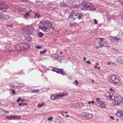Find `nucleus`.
Here are the masks:
<instances>
[{
    "label": "nucleus",
    "mask_w": 123,
    "mask_h": 123,
    "mask_svg": "<svg viewBox=\"0 0 123 123\" xmlns=\"http://www.w3.org/2000/svg\"><path fill=\"white\" fill-rule=\"evenodd\" d=\"M100 67H98L97 68L98 70H99L100 69Z\"/></svg>",
    "instance_id": "13d9d810"
},
{
    "label": "nucleus",
    "mask_w": 123,
    "mask_h": 123,
    "mask_svg": "<svg viewBox=\"0 0 123 123\" xmlns=\"http://www.w3.org/2000/svg\"><path fill=\"white\" fill-rule=\"evenodd\" d=\"M53 118L52 117H51L50 118H48V121L50 120V121H52V120Z\"/></svg>",
    "instance_id": "c9c22d12"
},
{
    "label": "nucleus",
    "mask_w": 123,
    "mask_h": 123,
    "mask_svg": "<svg viewBox=\"0 0 123 123\" xmlns=\"http://www.w3.org/2000/svg\"><path fill=\"white\" fill-rule=\"evenodd\" d=\"M62 115L63 116H64V114H62Z\"/></svg>",
    "instance_id": "69168bd1"
},
{
    "label": "nucleus",
    "mask_w": 123,
    "mask_h": 123,
    "mask_svg": "<svg viewBox=\"0 0 123 123\" xmlns=\"http://www.w3.org/2000/svg\"><path fill=\"white\" fill-rule=\"evenodd\" d=\"M9 86L11 88H13L15 87L13 83L10 84L9 85Z\"/></svg>",
    "instance_id": "2f4dec72"
},
{
    "label": "nucleus",
    "mask_w": 123,
    "mask_h": 123,
    "mask_svg": "<svg viewBox=\"0 0 123 123\" xmlns=\"http://www.w3.org/2000/svg\"><path fill=\"white\" fill-rule=\"evenodd\" d=\"M9 25H6V26L7 27H9Z\"/></svg>",
    "instance_id": "e2e57ef3"
},
{
    "label": "nucleus",
    "mask_w": 123,
    "mask_h": 123,
    "mask_svg": "<svg viewBox=\"0 0 123 123\" xmlns=\"http://www.w3.org/2000/svg\"><path fill=\"white\" fill-rule=\"evenodd\" d=\"M73 83L74 84H76L77 85H78V81L77 80H76L75 81L73 82Z\"/></svg>",
    "instance_id": "f704fd0d"
},
{
    "label": "nucleus",
    "mask_w": 123,
    "mask_h": 123,
    "mask_svg": "<svg viewBox=\"0 0 123 123\" xmlns=\"http://www.w3.org/2000/svg\"><path fill=\"white\" fill-rule=\"evenodd\" d=\"M83 60L84 61H85L86 60V58L85 57L83 58Z\"/></svg>",
    "instance_id": "864d4df0"
},
{
    "label": "nucleus",
    "mask_w": 123,
    "mask_h": 123,
    "mask_svg": "<svg viewBox=\"0 0 123 123\" xmlns=\"http://www.w3.org/2000/svg\"><path fill=\"white\" fill-rule=\"evenodd\" d=\"M0 114L2 115H3L5 114V111H1L0 112Z\"/></svg>",
    "instance_id": "72a5a7b5"
},
{
    "label": "nucleus",
    "mask_w": 123,
    "mask_h": 123,
    "mask_svg": "<svg viewBox=\"0 0 123 123\" xmlns=\"http://www.w3.org/2000/svg\"><path fill=\"white\" fill-rule=\"evenodd\" d=\"M94 80H93L92 81V82H93V83H94Z\"/></svg>",
    "instance_id": "052dcab7"
},
{
    "label": "nucleus",
    "mask_w": 123,
    "mask_h": 123,
    "mask_svg": "<svg viewBox=\"0 0 123 123\" xmlns=\"http://www.w3.org/2000/svg\"><path fill=\"white\" fill-rule=\"evenodd\" d=\"M68 79H72V76H70L68 77Z\"/></svg>",
    "instance_id": "8fccbe9b"
},
{
    "label": "nucleus",
    "mask_w": 123,
    "mask_h": 123,
    "mask_svg": "<svg viewBox=\"0 0 123 123\" xmlns=\"http://www.w3.org/2000/svg\"><path fill=\"white\" fill-rule=\"evenodd\" d=\"M5 17V15L4 14L0 16V19L3 20L4 18Z\"/></svg>",
    "instance_id": "5701e85b"
},
{
    "label": "nucleus",
    "mask_w": 123,
    "mask_h": 123,
    "mask_svg": "<svg viewBox=\"0 0 123 123\" xmlns=\"http://www.w3.org/2000/svg\"><path fill=\"white\" fill-rule=\"evenodd\" d=\"M117 60L119 62L123 64V57H120L117 58Z\"/></svg>",
    "instance_id": "2eb2a0df"
},
{
    "label": "nucleus",
    "mask_w": 123,
    "mask_h": 123,
    "mask_svg": "<svg viewBox=\"0 0 123 123\" xmlns=\"http://www.w3.org/2000/svg\"><path fill=\"white\" fill-rule=\"evenodd\" d=\"M106 103H105V102H103L101 100H99L96 102L95 103V105L98 106H100L102 108H106Z\"/></svg>",
    "instance_id": "39448f33"
},
{
    "label": "nucleus",
    "mask_w": 123,
    "mask_h": 123,
    "mask_svg": "<svg viewBox=\"0 0 123 123\" xmlns=\"http://www.w3.org/2000/svg\"><path fill=\"white\" fill-rule=\"evenodd\" d=\"M75 7L77 8V7Z\"/></svg>",
    "instance_id": "774afa93"
},
{
    "label": "nucleus",
    "mask_w": 123,
    "mask_h": 123,
    "mask_svg": "<svg viewBox=\"0 0 123 123\" xmlns=\"http://www.w3.org/2000/svg\"><path fill=\"white\" fill-rule=\"evenodd\" d=\"M84 104L82 103L81 104V105L80 106V107H82L84 106Z\"/></svg>",
    "instance_id": "49530a36"
},
{
    "label": "nucleus",
    "mask_w": 123,
    "mask_h": 123,
    "mask_svg": "<svg viewBox=\"0 0 123 123\" xmlns=\"http://www.w3.org/2000/svg\"><path fill=\"white\" fill-rule=\"evenodd\" d=\"M9 26L10 27H11L12 26V25H9Z\"/></svg>",
    "instance_id": "5fc2aeb1"
},
{
    "label": "nucleus",
    "mask_w": 123,
    "mask_h": 123,
    "mask_svg": "<svg viewBox=\"0 0 123 123\" xmlns=\"http://www.w3.org/2000/svg\"><path fill=\"white\" fill-rule=\"evenodd\" d=\"M100 100V99L99 98H97L96 99V102Z\"/></svg>",
    "instance_id": "a18cd8bd"
},
{
    "label": "nucleus",
    "mask_w": 123,
    "mask_h": 123,
    "mask_svg": "<svg viewBox=\"0 0 123 123\" xmlns=\"http://www.w3.org/2000/svg\"><path fill=\"white\" fill-rule=\"evenodd\" d=\"M50 98L53 99H58V97L57 96V95H52L51 96Z\"/></svg>",
    "instance_id": "a211bd4d"
},
{
    "label": "nucleus",
    "mask_w": 123,
    "mask_h": 123,
    "mask_svg": "<svg viewBox=\"0 0 123 123\" xmlns=\"http://www.w3.org/2000/svg\"><path fill=\"white\" fill-rule=\"evenodd\" d=\"M60 6L62 7H68L69 6L68 5L64 3L61 2L60 3Z\"/></svg>",
    "instance_id": "dca6fc26"
},
{
    "label": "nucleus",
    "mask_w": 123,
    "mask_h": 123,
    "mask_svg": "<svg viewBox=\"0 0 123 123\" xmlns=\"http://www.w3.org/2000/svg\"><path fill=\"white\" fill-rule=\"evenodd\" d=\"M39 91V90L38 89H37V90H34L32 91L31 92L32 93H35L36 92H38Z\"/></svg>",
    "instance_id": "c85d7f7f"
},
{
    "label": "nucleus",
    "mask_w": 123,
    "mask_h": 123,
    "mask_svg": "<svg viewBox=\"0 0 123 123\" xmlns=\"http://www.w3.org/2000/svg\"><path fill=\"white\" fill-rule=\"evenodd\" d=\"M22 105V103H19L18 104V105L20 106H21Z\"/></svg>",
    "instance_id": "09e8293b"
},
{
    "label": "nucleus",
    "mask_w": 123,
    "mask_h": 123,
    "mask_svg": "<svg viewBox=\"0 0 123 123\" xmlns=\"http://www.w3.org/2000/svg\"><path fill=\"white\" fill-rule=\"evenodd\" d=\"M106 96L107 98L111 100L114 99L116 100L115 97L113 95L112 93H110L108 92H107L106 94Z\"/></svg>",
    "instance_id": "6e6552de"
},
{
    "label": "nucleus",
    "mask_w": 123,
    "mask_h": 123,
    "mask_svg": "<svg viewBox=\"0 0 123 123\" xmlns=\"http://www.w3.org/2000/svg\"><path fill=\"white\" fill-rule=\"evenodd\" d=\"M10 91H11V92H12V93L14 95L16 93V92L14 89L12 90V89H10Z\"/></svg>",
    "instance_id": "bb28decb"
},
{
    "label": "nucleus",
    "mask_w": 123,
    "mask_h": 123,
    "mask_svg": "<svg viewBox=\"0 0 123 123\" xmlns=\"http://www.w3.org/2000/svg\"><path fill=\"white\" fill-rule=\"evenodd\" d=\"M110 90L111 91H113L114 90L112 88H110Z\"/></svg>",
    "instance_id": "c03bdc74"
},
{
    "label": "nucleus",
    "mask_w": 123,
    "mask_h": 123,
    "mask_svg": "<svg viewBox=\"0 0 123 123\" xmlns=\"http://www.w3.org/2000/svg\"><path fill=\"white\" fill-rule=\"evenodd\" d=\"M56 73L62 74L63 75H66V74L65 73H64L63 69H58L56 68H54L53 71Z\"/></svg>",
    "instance_id": "9b49d317"
},
{
    "label": "nucleus",
    "mask_w": 123,
    "mask_h": 123,
    "mask_svg": "<svg viewBox=\"0 0 123 123\" xmlns=\"http://www.w3.org/2000/svg\"><path fill=\"white\" fill-rule=\"evenodd\" d=\"M98 67H97V65H95V68H98Z\"/></svg>",
    "instance_id": "603ef678"
},
{
    "label": "nucleus",
    "mask_w": 123,
    "mask_h": 123,
    "mask_svg": "<svg viewBox=\"0 0 123 123\" xmlns=\"http://www.w3.org/2000/svg\"><path fill=\"white\" fill-rule=\"evenodd\" d=\"M63 53V52L62 51H61L60 52V54H61Z\"/></svg>",
    "instance_id": "680f3d73"
},
{
    "label": "nucleus",
    "mask_w": 123,
    "mask_h": 123,
    "mask_svg": "<svg viewBox=\"0 0 123 123\" xmlns=\"http://www.w3.org/2000/svg\"><path fill=\"white\" fill-rule=\"evenodd\" d=\"M81 5L84 8H88V10L90 11L94 10V6L92 3H90L84 1L81 3Z\"/></svg>",
    "instance_id": "20e7f679"
},
{
    "label": "nucleus",
    "mask_w": 123,
    "mask_h": 123,
    "mask_svg": "<svg viewBox=\"0 0 123 123\" xmlns=\"http://www.w3.org/2000/svg\"><path fill=\"white\" fill-rule=\"evenodd\" d=\"M5 17L6 20L10 18V16L9 15H5Z\"/></svg>",
    "instance_id": "7c9ffc66"
},
{
    "label": "nucleus",
    "mask_w": 123,
    "mask_h": 123,
    "mask_svg": "<svg viewBox=\"0 0 123 123\" xmlns=\"http://www.w3.org/2000/svg\"><path fill=\"white\" fill-rule=\"evenodd\" d=\"M86 116H87L88 117V118L89 119H90L92 118V114H87L86 113Z\"/></svg>",
    "instance_id": "4be33fe9"
},
{
    "label": "nucleus",
    "mask_w": 123,
    "mask_h": 123,
    "mask_svg": "<svg viewBox=\"0 0 123 123\" xmlns=\"http://www.w3.org/2000/svg\"><path fill=\"white\" fill-rule=\"evenodd\" d=\"M24 99H22L21 98H18V99L17 100V102H19L20 101H21L22 102H23L24 101Z\"/></svg>",
    "instance_id": "c756f323"
},
{
    "label": "nucleus",
    "mask_w": 123,
    "mask_h": 123,
    "mask_svg": "<svg viewBox=\"0 0 123 123\" xmlns=\"http://www.w3.org/2000/svg\"><path fill=\"white\" fill-rule=\"evenodd\" d=\"M91 103V102H90V101H89V102H88V103L89 104H90Z\"/></svg>",
    "instance_id": "bf43d9fd"
},
{
    "label": "nucleus",
    "mask_w": 123,
    "mask_h": 123,
    "mask_svg": "<svg viewBox=\"0 0 123 123\" xmlns=\"http://www.w3.org/2000/svg\"><path fill=\"white\" fill-rule=\"evenodd\" d=\"M119 36L121 37H123V33L121 32H120L119 33Z\"/></svg>",
    "instance_id": "393cba45"
},
{
    "label": "nucleus",
    "mask_w": 123,
    "mask_h": 123,
    "mask_svg": "<svg viewBox=\"0 0 123 123\" xmlns=\"http://www.w3.org/2000/svg\"><path fill=\"white\" fill-rule=\"evenodd\" d=\"M116 115L123 120V111L120 110H118L116 113Z\"/></svg>",
    "instance_id": "ddd939ff"
},
{
    "label": "nucleus",
    "mask_w": 123,
    "mask_h": 123,
    "mask_svg": "<svg viewBox=\"0 0 123 123\" xmlns=\"http://www.w3.org/2000/svg\"><path fill=\"white\" fill-rule=\"evenodd\" d=\"M68 93H64L62 94L59 93L57 95V96L58 97V99L63 97H66Z\"/></svg>",
    "instance_id": "4468645a"
},
{
    "label": "nucleus",
    "mask_w": 123,
    "mask_h": 123,
    "mask_svg": "<svg viewBox=\"0 0 123 123\" xmlns=\"http://www.w3.org/2000/svg\"><path fill=\"white\" fill-rule=\"evenodd\" d=\"M81 102H79L77 104L78 105H79L80 106H80L81 105Z\"/></svg>",
    "instance_id": "ea45409f"
},
{
    "label": "nucleus",
    "mask_w": 123,
    "mask_h": 123,
    "mask_svg": "<svg viewBox=\"0 0 123 123\" xmlns=\"http://www.w3.org/2000/svg\"><path fill=\"white\" fill-rule=\"evenodd\" d=\"M44 105V104L43 103H42L41 104L40 103L38 104V106L40 108L43 106Z\"/></svg>",
    "instance_id": "a878e982"
},
{
    "label": "nucleus",
    "mask_w": 123,
    "mask_h": 123,
    "mask_svg": "<svg viewBox=\"0 0 123 123\" xmlns=\"http://www.w3.org/2000/svg\"><path fill=\"white\" fill-rule=\"evenodd\" d=\"M6 118L7 119L9 120H19L20 119V117L19 116L15 115L12 116H7L6 117Z\"/></svg>",
    "instance_id": "1a4fd4ad"
},
{
    "label": "nucleus",
    "mask_w": 123,
    "mask_h": 123,
    "mask_svg": "<svg viewBox=\"0 0 123 123\" xmlns=\"http://www.w3.org/2000/svg\"><path fill=\"white\" fill-rule=\"evenodd\" d=\"M29 13L28 12L26 13H25L24 15L25 17L26 18L29 16Z\"/></svg>",
    "instance_id": "473e14b6"
},
{
    "label": "nucleus",
    "mask_w": 123,
    "mask_h": 123,
    "mask_svg": "<svg viewBox=\"0 0 123 123\" xmlns=\"http://www.w3.org/2000/svg\"><path fill=\"white\" fill-rule=\"evenodd\" d=\"M122 101L121 100H118L117 101V105H120L122 103Z\"/></svg>",
    "instance_id": "cd10ccee"
},
{
    "label": "nucleus",
    "mask_w": 123,
    "mask_h": 123,
    "mask_svg": "<svg viewBox=\"0 0 123 123\" xmlns=\"http://www.w3.org/2000/svg\"><path fill=\"white\" fill-rule=\"evenodd\" d=\"M110 38L111 43L113 44L117 43L120 39L119 38H118L117 37H111Z\"/></svg>",
    "instance_id": "9d476101"
},
{
    "label": "nucleus",
    "mask_w": 123,
    "mask_h": 123,
    "mask_svg": "<svg viewBox=\"0 0 123 123\" xmlns=\"http://www.w3.org/2000/svg\"><path fill=\"white\" fill-rule=\"evenodd\" d=\"M111 62H108L107 63V64L108 65H110V64H111Z\"/></svg>",
    "instance_id": "37998d69"
},
{
    "label": "nucleus",
    "mask_w": 123,
    "mask_h": 123,
    "mask_svg": "<svg viewBox=\"0 0 123 123\" xmlns=\"http://www.w3.org/2000/svg\"><path fill=\"white\" fill-rule=\"evenodd\" d=\"M83 17L81 13H77L74 11H72L68 19L70 22V25L71 26L75 25L77 24L76 22H79L80 20Z\"/></svg>",
    "instance_id": "f257e3e1"
},
{
    "label": "nucleus",
    "mask_w": 123,
    "mask_h": 123,
    "mask_svg": "<svg viewBox=\"0 0 123 123\" xmlns=\"http://www.w3.org/2000/svg\"><path fill=\"white\" fill-rule=\"evenodd\" d=\"M8 7V5L6 4H2L0 3V13L6 11Z\"/></svg>",
    "instance_id": "423d86ee"
},
{
    "label": "nucleus",
    "mask_w": 123,
    "mask_h": 123,
    "mask_svg": "<svg viewBox=\"0 0 123 123\" xmlns=\"http://www.w3.org/2000/svg\"><path fill=\"white\" fill-rule=\"evenodd\" d=\"M43 35V34L41 32H39L38 33V35L39 37H42Z\"/></svg>",
    "instance_id": "aec40b11"
},
{
    "label": "nucleus",
    "mask_w": 123,
    "mask_h": 123,
    "mask_svg": "<svg viewBox=\"0 0 123 123\" xmlns=\"http://www.w3.org/2000/svg\"><path fill=\"white\" fill-rule=\"evenodd\" d=\"M5 113H6V114H8L9 113V112L7 111H5Z\"/></svg>",
    "instance_id": "de8ad7c7"
},
{
    "label": "nucleus",
    "mask_w": 123,
    "mask_h": 123,
    "mask_svg": "<svg viewBox=\"0 0 123 123\" xmlns=\"http://www.w3.org/2000/svg\"><path fill=\"white\" fill-rule=\"evenodd\" d=\"M58 60H61L64 59V58L62 56H59L58 55Z\"/></svg>",
    "instance_id": "412c9836"
},
{
    "label": "nucleus",
    "mask_w": 123,
    "mask_h": 123,
    "mask_svg": "<svg viewBox=\"0 0 123 123\" xmlns=\"http://www.w3.org/2000/svg\"><path fill=\"white\" fill-rule=\"evenodd\" d=\"M35 47L37 49H40L41 48V47L40 46H36Z\"/></svg>",
    "instance_id": "e433bc0d"
},
{
    "label": "nucleus",
    "mask_w": 123,
    "mask_h": 123,
    "mask_svg": "<svg viewBox=\"0 0 123 123\" xmlns=\"http://www.w3.org/2000/svg\"><path fill=\"white\" fill-rule=\"evenodd\" d=\"M96 41L98 44V46L96 47L97 48L99 47L102 48L103 46L107 47L109 46L108 44L103 38H98L96 39Z\"/></svg>",
    "instance_id": "7ed1b4c3"
},
{
    "label": "nucleus",
    "mask_w": 123,
    "mask_h": 123,
    "mask_svg": "<svg viewBox=\"0 0 123 123\" xmlns=\"http://www.w3.org/2000/svg\"><path fill=\"white\" fill-rule=\"evenodd\" d=\"M64 113H68V112L67 111H65L64 112Z\"/></svg>",
    "instance_id": "6e6d98bb"
},
{
    "label": "nucleus",
    "mask_w": 123,
    "mask_h": 123,
    "mask_svg": "<svg viewBox=\"0 0 123 123\" xmlns=\"http://www.w3.org/2000/svg\"><path fill=\"white\" fill-rule=\"evenodd\" d=\"M96 64L97 65H98V63H96Z\"/></svg>",
    "instance_id": "0e129e2a"
},
{
    "label": "nucleus",
    "mask_w": 123,
    "mask_h": 123,
    "mask_svg": "<svg viewBox=\"0 0 123 123\" xmlns=\"http://www.w3.org/2000/svg\"><path fill=\"white\" fill-rule=\"evenodd\" d=\"M69 117V116L68 115H66V117Z\"/></svg>",
    "instance_id": "4d7b16f0"
},
{
    "label": "nucleus",
    "mask_w": 123,
    "mask_h": 123,
    "mask_svg": "<svg viewBox=\"0 0 123 123\" xmlns=\"http://www.w3.org/2000/svg\"><path fill=\"white\" fill-rule=\"evenodd\" d=\"M50 55L51 57H52L53 59L58 60V55H57L55 54H53L51 55Z\"/></svg>",
    "instance_id": "f3484780"
},
{
    "label": "nucleus",
    "mask_w": 123,
    "mask_h": 123,
    "mask_svg": "<svg viewBox=\"0 0 123 123\" xmlns=\"http://www.w3.org/2000/svg\"><path fill=\"white\" fill-rule=\"evenodd\" d=\"M86 62L88 63L89 64H91L90 61H86Z\"/></svg>",
    "instance_id": "58836bf2"
},
{
    "label": "nucleus",
    "mask_w": 123,
    "mask_h": 123,
    "mask_svg": "<svg viewBox=\"0 0 123 123\" xmlns=\"http://www.w3.org/2000/svg\"><path fill=\"white\" fill-rule=\"evenodd\" d=\"M41 15L39 14L38 13H36L35 14V16L34 18H37V17L38 18L40 17Z\"/></svg>",
    "instance_id": "6ab92c4d"
},
{
    "label": "nucleus",
    "mask_w": 123,
    "mask_h": 123,
    "mask_svg": "<svg viewBox=\"0 0 123 123\" xmlns=\"http://www.w3.org/2000/svg\"><path fill=\"white\" fill-rule=\"evenodd\" d=\"M22 104L24 106L26 105L27 104V103H24L22 102Z\"/></svg>",
    "instance_id": "79ce46f5"
},
{
    "label": "nucleus",
    "mask_w": 123,
    "mask_h": 123,
    "mask_svg": "<svg viewBox=\"0 0 123 123\" xmlns=\"http://www.w3.org/2000/svg\"><path fill=\"white\" fill-rule=\"evenodd\" d=\"M110 118L112 120H114V118L112 116H111L110 117Z\"/></svg>",
    "instance_id": "a19ab883"
},
{
    "label": "nucleus",
    "mask_w": 123,
    "mask_h": 123,
    "mask_svg": "<svg viewBox=\"0 0 123 123\" xmlns=\"http://www.w3.org/2000/svg\"><path fill=\"white\" fill-rule=\"evenodd\" d=\"M51 25L52 23L49 20H45L39 23V28L44 31H48L49 30V26Z\"/></svg>",
    "instance_id": "f03ea898"
},
{
    "label": "nucleus",
    "mask_w": 123,
    "mask_h": 123,
    "mask_svg": "<svg viewBox=\"0 0 123 123\" xmlns=\"http://www.w3.org/2000/svg\"><path fill=\"white\" fill-rule=\"evenodd\" d=\"M93 21H94V24H97V21L95 19H94L93 20Z\"/></svg>",
    "instance_id": "4c0bfd02"
},
{
    "label": "nucleus",
    "mask_w": 123,
    "mask_h": 123,
    "mask_svg": "<svg viewBox=\"0 0 123 123\" xmlns=\"http://www.w3.org/2000/svg\"><path fill=\"white\" fill-rule=\"evenodd\" d=\"M94 103V101H91V103L93 104Z\"/></svg>",
    "instance_id": "3c124183"
},
{
    "label": "nucleus",
    "mask_w": 123,
    "mask_h": 123,
    "mask_svg": "<svg viewBox=\"0 0 123 123\" xmlns=\"http://www.w3.org/2000/svg\"><path fill=\"white\" fill-rule=\"evenodd\" d=\"M111 79L113 82L115 84L119 82L120 80V78L116 75H112L111 77Z\"/></svg>",
    "instance_id": "0eeeda50"
},
{
    "label": "nucleus",
    "mask_w": 123,
    "mask_h": 123,
    "mask_svg": "<svg viewBox=\"0 0 123 123\" xmlns=\"http://www.w3.org/2000/svg\"><path fill=\"white\" fill-rule=\"evenodd\" d=\"M80 9H81V10H82L83 9H83V8H82V9H81V8Z\"/></svg>",
    "instance_id": "338daca9"
},
{
    "label": "nucleus",
    "mask_w": 123,
    "mask_h": 123,
    "mask_svg": "<svg viewBox=\"0 0 123 123\" xmlns=\"http://www.w3.org/2000/svg\"><path fill=\"white\" fill-rule=\"evenodd\" d=\"M46 51V49H45L43 50V51H41L40 52V53L42 55L43 54L45 53Z\"/></svg>",
    "instance_id": "b1692460"
},
{
    "label": "nucleus",
    "mask_w": 123,
    "mask_h": 123,
    "mask_svg": "<svg viewBox=\"0 0 123 123\" xmlns=\"http://www.w3.org/2000/svg\"><path fill=\"white\" fill-rule=\"evenodd\" d=\"M32 29V28L30 26H27L25 28L24 30L26 31V33L31 34L32 33V31L31 30Z\"/></svg>",
    "instance_id": "f8f14e48"
}]
</instances>
